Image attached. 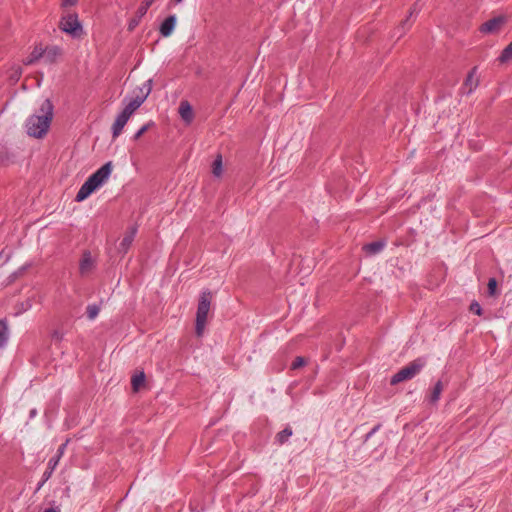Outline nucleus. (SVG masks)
I'll return each instance as SVG.
<instances>
[{"instance_id": "nucleus-7", "label": "nucleus", "mask_w": 512, "mask_h": 512, "mask_svg": "<svg viewBox=\"0 0 512 512\" xmlns=\"http://www.w3.org/2000/svg\"><path fill=\"white\" fill-rule=\"evenodd\" d=\"M424 365V360L420 358L410 362L407 366L403 367L391 378V385H396L400 382L412 379L421 371Z\"/></svg>"}, {"instance_id": "nucleus-13", "label": "nucleus", "mask_w": 512, "mask_h": 512, "mask_svg": "<svg viewBox=\"0 0 512 512\" xmlns=\"http://www.w3.org/2000/svg\"><path fill=\"white\" fill-rule=\"evenodd\" d=\"M179 114L186 124H190L193 121L194 113L192 106L188 101H181L179 106Z\"/></svg>"}, {"instance_id": "nucleus-26", "label": "nucleus", "mask_w": 512, "mask_h": 512, "mask_svg": "<svg viewBox=\"0 0 512 512\" xmlns=\"http://www.w3.org/2000/svg\"><path fill=\"white\" fill-rule=\"evenodd\" d=\"M65 446L66 444H62L59 449H58V454H57V457L56 458H52L50 461H49V465H48V468L53 471L55 469V467L57 466L58 462H59V459L60 457L62 456L63 452H64V449H65Z\"/></svg>"}, {"instance_id": "nucleus-2", "label": "nucleus", "mask_w": 512, "mask_h": 512, "mask_svg": "<svg viewBox=\"0 0 512 512\" xmlns=\"http://www.w3.org/2000/svg\"><path fill=\"white\" fill-rule=\"evenodd\" d=\"M112 162L105 163L95 173H93L79 189L75 200L81 202L85 200L91 193L107 181L112 172Z\"/></svg>"}, {"instance_id": "nucleus-10", "label": "nucleus", "mask_w": 512, "mask_h": 512, "mask_svg": "<svg viewBox=\"0 0 512 512\" xmlns=\"http://www.w3.org/2000/svg\"><path fill=\"white\" fill-rule=\"evenodd\" d=\"M154 0H144L138 8L136 15L129 21L128 30L133 31L140 23L141 18L147 13Z\"/></svg>"}, {"instance_id": "nucleus-30", "label": "nucleus", "mask_w": 512, "mask_h": 512, "mask_svg": "<svg viewBox=\"0 0 512 512\" xmlns=\"http://www.w3.org/2000/svg\"><path fill=\"white\" fill-rule=\"evenodd\" d=\"M497 281L495 278L489 279L488 282V293L490 296H494L496 294Z\"/></svg>"}, {"instance_id": "nucleus-24", "label": "nucleus", "mask_w": 512, "mask_h": 512, "mask_svg": "<svg viewBox=\"0 0 512 512\" xmlns=\"http://www.w3.org/2000/svg\"><path fill=\"white\" fill-rule=\"evenodd\" d=\"M291 435H292V430H291V428L287 427L276 435V440H277L278 444L282 445L288 440V438Z\"/></svg>"}, {"instance_id": "nucleus-23", "label": "nucleus", "mask_w": 512, "mask_h": 512, "mask_svg": "<svg viewBox=\"0 0 512 512\" xmlns=\"http://www.w3.org/2000/svg\"><path fill=\"white\" fill-rule=\"evenodd\" d=\"M222 172V157L221 155H218L213 162L212 173L214 174V176L220 177L222 175Z\"/></svg>"}, {"instance_id": "nucleus-29", "label": "nucleus", "mask_w": 512, "mask_h": 512, "mask_svg": "<svg viewBox=\"0 0 512 512\" xmlns=\"http://www.w3.org/2000/svg\"><path fill=\"white\" fill-rule=\"evenodd\" d=\"M307 363L306 359L304 357L298 356L295 358V360L291 364L292 370H297L303 366H305Z\"/></svg>"}, {"instance_id": "nucleus-37", "label": "nucleus", "mask_w": 512, "mask_h": 512, "mask_svg": "<svg viewBox=\"0 0 512 512\" xmlns=\"http://www.w3.org/2000/svg\"><path fill=\"white\" fill-rule=\"evenodd\" d=\"M407 22H408V18L402 22L401 26L404 27L407 24Z\"/></svg>"}, {"instance_id": "nucleus-36", "label": "nucleus", "mask_w": 512, "mask_h": 512, "mask_svg": "<svg viewBox=\"0 0 512 512\" xmlns=\"http://www.w3.org/2000/svg\"><path fill=\"white\" fill-rule=\"evenodd\" d=\"M51 474H52V471L49 469V471L45 472L44 475H45L46 479H48L51 476Z\"/></svg>"}, {"instance_id": "nucleus-20", "label": "nucleus", "mask_w": 512, "mask_h": 512, "mask_svg": "<svg viewBox=\"0 0 512 512\" xmlns=\"http://www.w3.org/2000/svg\"><path fill=\"white\" fill-rule=\"evenodd\" d=\"M8 340V325L5 320H0V347H3Z\"/></svg>"}, {"instance_id": "nucleus-28", "label": "nucleus", "mask_w": 512, "mask_h": 512, "mask_svg": "<svg viewBox=\"0 0 512 512\" xmlns=\"http://www.w3.org/2000/svg\"><path fill=\"white\" fill-rule=\"evenodd\" d=\"M100 308L97 305H89L86 309L87 316L90 320H93L99 314Z\"/></svg>"}, {"instance_id": "nucleus-25", "label": "nucleus", "mask_w": 512, "mask_h": 512, "mask_svg": "<svg viewBox=\"0 0 512 512\" xmlns=\"http://www.w3.org/2000/svg\"><path fill=\"white\" fill-rule=\"evenodd\" d=\"M512 60V42L502 51L499 61L501 63H506Z\"/></svg>"}, {"instance_id": "nucleus-4", "label": "nucleus", "mask_w": 512, "mask_h": 512, "mask_svg": "<svg viewBox=\"0 0 512 512\" xmlns=\"http://www.w3.org/2000/svg\"><path fill=\"white\" fill-rule=\"evenodd\" d=\"M144 101V94H141L140 96H135L129 101V103L125 106L123 111L118 115L112 126L114 138L118 137L121 134L130 116L141 106V104Z\"/></svg>"}, {"instance_id": "nucleus-38", "label": "nucleus", "mask_w": 512, "mask_h": 512, "mask_svg": "<svg viewBox=\"0 0 512 512\" xmlns=\"http://www.w3.org/2000/svg\"><path fill=\"white\" fill-rule=\"evenodd\" d=\"M414 11H415V9H412V10L410 11V15H412V14L414 13Z\"/></svg>"}, {"instance_id": "nucleus-31", "label": "nucleus", "mask_w": 512, "mask_h": 512, "mask_svg": "<svg viewBox=\"0 0 512 512\" xmlns=\"http://www.w3.org/2000/svg\"><path fill=\"white\" fill-rule=\"evenodd\" d=\"M470 311L477 315L482 314V308H481L480 304L476 301H474L470 304Z\"/></svg>"}, {"instance_id": "nucleus-27", "label": "nucleus", "mask_w": 512, "mask_h": 512, "mask_svg": "<svg viewBox=\"0 0 512 512\" xmlns=\"http://www.w3.org/2000/svg\"><path fill=\"white\" fill-rule=\"evenodd\" d=\"M58 55H60V49L57 47H53L44 51V56L50 62H53Z\"/></svg>"}, {"instance_id": "nucleus-16", "label": "nucleus", "mask_w": 512, "mask_h": 512, "mask_svg": "<svg viewBox=\"0 0 512 512\" xmlns=\"http://www.w3.org/2000/svg\"><path fill=\"white\" fill-rule=\"evenodd\" d=\"M133 392H138L145 385V374L143 371L135 374L131 379Z\"/></svg>"}, {"instance_id": "nucleus-5", "label": "nucleus", "mask_w": 512, "mask_h": 512, "mask_svg": "<svg viewBox=\"0 0 512 512\" xmlns=\"http://www.w3.org/2000/svg\"><path fill=\"white\" fill-rule=\"evenodd\" d=\"M144 101V94H141L140 96H135L129 101V103L125 106L123 111L118 115L112 126L114 138L118 137L121 134L130 116L141 106V104Z\"/></svg>"}, {"instance_id": "nucleus-12", "label": "nucleus", "mask_w": 512, "mask_h": 512, "mask_svg": "<svg viewBox=\"0 0 512 512\" xmlns=\"http://www.w3.org/2000/svg\"><path fill=\"white\" fill-rule=\"evenodd\" d=\"M136 232H137V228L135 226H133L125 233V235L119 245V248H118V251L120 253H122V254L127 253V251L129 250V248L135 238Z\"/></svg>"}, {"instance_id": "nucleus-17", "label": "nucleus", "mask_w": 512, "mask_h": 512, "mask_svg": "<svg viewBox=\"0 0 512 512\" xmlns=\"http://www.w3.org/2000/svg\"><path fill=\"white\" fill-rule=\"evenodd\" d=\"M152 90V80L149 79L147 80L143 85L142 87H137L134 91H133V95L134 97L135 96H140L141 94H144L145 96V99L147 98V96L150 94Z\"/></svg>"}, {"instance_id": "nucleus-35", "label": "nucleus", "mask_w": 512, "mask_h": 512, "mask_svg": "<svg viewBox=\"0 0 512 512\" xmlns=\"http://www.w3.org/2000/svg\"><path fill=\"white\" fill-rule=\"evenodd\" d=\"M43 512H60V511L56 508H48V509L44 510Z\"/></svg>"}, {"instance_id": "nucleus-11", "label": "nucleus", "mask_w": 512, "mask_h": 512, "mask_svg": "<svg viewBox=\"0 0 512 512\" xmlns=\"http://www.w3.org/2000/svg\"><path fill=\"white\" fill-rule=\"evenodd\" d=\"M94 267L95 262L91 256V253L89 251H84L79 265L80 274L82 276H86L92 272Z\"/></svg>"}, {"instance_id": "nucleus-1", "label": "nucleus", "mask_w": 512, "mask_h": 512, "mask_svg": "<svg viewBox=\"0 0 512 512\" xmlns=\"http://www.w3.org/2000/svg\"><path fill=\"white\" fill-rule=\"evenodd\" d=\"M53 108L52 102L46 99L41 104L40 114L28 118L26 127L29 136L41 139L47 134L53 119Z\"/></svg>"}, {"instance_id": "nucleus-15", "label": "nucleus", "mask_w": 512, "mask_h": 512, "mask_svg": "<svg viewBox=\"0 0 512 512\" xmlns=\"http://www.w3.org/2000/svg\"><path fill=\"white\" fill-rule=\"evenodd\" d=\"M176 25V16L171 15L167 17L160 26V33L164 37H168L173 32Z\"/></svg>"}, {"instance_id": "nucleus-9", "label": "nucleus", "mask_w": 512, "mask_h": 512, "mask_svg": "<svg viewBox=\"0 0 512 512\" xmlns=\"http://www.w3.org/2000/svg\"><path fill=\"white\" fill-rule=\"evenodd\" d=\"M506 21L507 19L505 16L494 17L483 23L480 26V31L484 34L498 33L502 29Z\"/></svg>"}, {"instance_id": "nucleus-22", "label": "nucleus", "mask_w": 512, "mask_h": 512, "mask_svg": "<svg viewBox=\"0 0 512 512\" xmlns=\"http://www.w3.org/2000/svg\"><path fill=\"white\" fill-rule=\"evenodd\" d=\"M22 75V68L20 66H14L9 71V79L11 83L15 84L18 82Z\"/></svg>"}, {"instance_id": "nucleus-19", "label": "nucleus", "mask_w": 512, "mask_h": 512, "mask_svg": "<svg viewBox=\"0 0 512 512\" xmlns=\"http://www.w3.org/2000/svg\"><path fill=\"white\" fill-rule=\"evenodd\" d=\"M44 56V51L42 49L35 48L32 53L24 60L25 65H31L35 63L39 58Z\"/></svg>"}, {"instance_id": "nucleus-6", "label": "nucleus", "mask_w": 512, "mask_h": 512, "mask_svg": "<svg viewBox=\"0 0 512 512\" xmlns=\"http://www.w3.org/2000/svg\"><path fill=\"white\" fill-rule=\"evenodd\" d=\"M144 101V94H141L140 96H135L129 101V103L125 106L123 111L118 115L112 126L114 138L118 137L121 134L130 116L141 106V104Z\"/></svg>"}, {"instance_id": "nucleus-18", "label": "nucleus", "mask_w": 512, "mask_h": 512, "mask_svg": "<svg viewBox=\"0 0 512 512\" xmlns=\"http://www.w3.org/2000/svg\"><path fill=\"white\" fill-rule=\"evenodd\" d=\"M443 389H444L443 383L441 381H438L435 384V386H434V388H433V390L431 392V395H430V402L432 404H435L439 400L440 395H441Z\"/></svg>"}, {"instance_id": "nucleus-39", "label": "nucleus", "mask_w": 512, "mask_h": 512, "mask_svg": "<svg viewBox=\"0 0 512 512\" xmlns=\"http://www.w3.org/2000/svg\"><path fill=\"white\" fill-rule=\"evenodd\" d=\"M181 1H182V0H175V2H177V3L181 2Z\"/></svg>"}, {"instance_id": "nucleus-3", "label": "nucleus", "mask_w": 512, "mask_h": 512, "mask_svg": "<svg viewBox=\"0 0 512 512\" xmlns=\"http://www.w3.org/2000/svg\"><path fill=\"white\" fill-rule=\"evenodd\" d=\"M212 298V293L208 290L203 291L199 297L195 324V332L198 337H201L204 333Z\"/></svg>"}, {"instance_id": "nucleus-8", "label": "nucleus", "mask_w": 512, "mask_h": 512, "mask_svg": "<svg viewBox=\"0 0 512 512\" xmlns=\"http://www.w3.org/2000/svg\"><path fill=\"white\" fill-rule=\"evenodd\" d=\"M59 28L73 37H79L82 33V25L75 13L64 15L60 20Z\"/></svg>"}, {"instance_id": "nucleus-14", "label": "nucleus", "mask_w": 512, "mask_h": 512, "mask_svg": "<svg viewBox=\"0 0 512 512\" xmlns=\"http://www.w3.org/2000/svg\"><path fill=\"white\" fill-rule=\"evenodd\" d=\"M476 73H477V67H473L471 69V71L468 73L466 79H465V82H464V87L468 89V93H471L472 91H474L478 85H479V78L476 77Z\"/></svg>"}, {"instance_id": "nucleus-33", "label": "nucleus", "mask_w": 512, "mask_h": 512, "mask_svg": "<svg viewBox=\"0 0 512 512\" xmlns=\"http://www.w3.org/2000/svg\"><path fill=\"white\" fill-rule=\"evenodd\" d=\"M63 337H64L63 332H61L59 330H54L52 332V339H54L56 341H62Z\"/></svg>"}, {"instance_id": "nucleus-32", "label": "nucleus", "mask_w": 512, "mask_h": 512, "mask_svg": "<svg viewBox=\"0 0 512 512\" xmlns=\"http://www.w3.org/2000/svg\"><path fill=\"white\" fill-rule=\"evenodd\" d=\"M150 126H151V123H148V124H146V125L142 126V127H141L137 132H136V134L134 135V138H135L136 140H138L140 137H142V135H143L145 132H147V130L150 128Z\"/></svg>"}, {"instance_id": "nucleus-21", "label": "nucleus", "mask_w": 512, "mask_h": 512, "mask_svg": "<svg viewBox=\"0 0 512 512\" xmlns=\"http://www.w3.org/2000/svg\"><path fill=\"white\" fill-rule=\"evenodd\" d=\"M383 247H384V242L377 241V242H372V243L365 245L364 249L366 250V252H368L370 254H376L379 251H381Z\"/></svg>"}, {"instance_id": "nucleus-34", "label": "nucleus", "mask_w": 512, "mask_h": 512, "mask_svg": "<svg viewBox=\"0 0 512 512\" xmlns=\"http://www.w3.org/2000/svg\"><path fill=\"white\" fill-rule=\"evenodd\" d=\"M78 0H61V5L63 7L74 6Z\"/></svg>"}]
</instances>
